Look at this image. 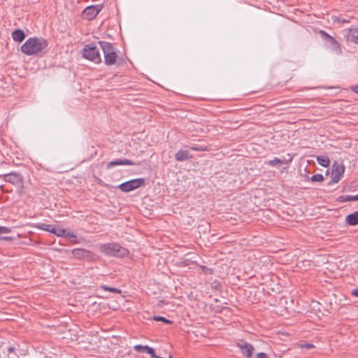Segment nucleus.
<instances>
[{"mask_svg":"<svg viewBox=\"0 0 358 358\" xmlns=\"http://www.w3.org/2000/svg\"><path fill=\"white\" fill-rule=\"evenodd\" d=\"M12 38L16 42H22L25 38V34L22 30L16 29L13 31Z\"/></svg>","mask_w":358,"mask_h":358,"instance_id":"dca6fc26","label":"nucleus"},{"mask_svg":"<svg viewBox=\"0 0 358 358\" xmlns=\"http://www.w3.org/2000/svg\"><path fill=\"white\" fill-rule=\"evenodd\" d=\"M83 57L94 63L99 64L101 62L99 48L94 44L86 45L83 48Z\"/></svg>","mask_w":358,"mask_h":358,"instance_id":"20e7f679","label":"nucleus"},{"mask_svg":"<svg viewBox=\"0 0 358 358\" xmlns=\"http://www.w3.org/2000/svg\"><path fill=\"white\" fill-rule=\"evenodd\" d=\"M134 164H136L129 159H116V160L110 162L107 164L106 169H112V168L115 167V166H118V165H134Z\"/></svg>","mask_w":358,"mask_h":358,"instance_id":"f8f14e48","label":"nucleus"},{"mask_svg":"<svg viewBox=\"0 0 358 358\" xmlns=\"http://www.w3.org/2000/svg\"><path fill=\"white\" fill-rule=\"evenodd\" d=\"M48 46V42L43 38H30L22 45L21 50L27 55H36L41 53Z\"/></svg>","mask_w":358,"mask_h":358,"instance_id":"f257e3e1","label":"nucleus"},{"mask_svg":"<svg viewBox=\"0 0 358 358\" xmlns=\"http://www.w3.org/2000/svg\"><path fill=\"white\" fill-rule=\"evenodd\" d=\"M148 345H136L134 347V350L138 352H146Z\"/></svg>","mask_w":358,"mask_h":358,"instance_id":"a878e982","label":"nucleus"},{"mask_svg":"<svg viewBox=\"0 0 358 358\" xmlns=\"http://www.w3.org/2000/svg\"><path fill=\"white\" fill-rule=\"evenodd\" d=\"M237 347L240 349L242 355L247 358L252 357L254 352V347L243 340H241L236 343Z\"/></svg>","mask_w":358,"mask_h":358,"instance_id":"1a4fd4ad","label":"nucleus"},{"mask_svg":"<svg viewBox=\"0 0 358 358\" xmlns=\"http://www.w3.org/2000/svg\"><path fill=\"white\" fill-rule=\"evenodd\" d=\"M153 320L157 322H163L166 324H172L173 322L161 316H153Z\"/></svg>","mask_w":358,"mask_h":358,"instance_id":"5701e85b","label":"nucleus"},{"mask_svg":"<svg viewBox=\"0 0 358 358\" xmlns=\"http://www.w3.org/2000/svg\"><path fill=\"white\" fill-rule=\"evenodd\" d=\"M317 162L319 163V164L324 167L329 166V163H330L329 158L327 157H324V156H318L317 157Z\"/></svg>","mask_w":358,"mask_h":358,"instance_id":"f3484780","label":"nucleus"},{"mask_svg":"<svg viewBox=\"0 0 358 358\" xmlns=\"http://www.w3.org/2000/svg\"><path fill=\"white\" fill-rule=\"evenodd\" d=\"M352 90L354 92H355V93L358 94V85H355V86H352Z\"/></svg>","mask_w":358,"mask_h":358,"instance_id":"2f4dec72","label":"nucleus"},{"mask_svg":"<svg viewBox=\"0 0 358 358\" xmlns=\"http://www.w3.org/2000/svg\"><path fill=\"white\" fill-rule=\"evenodd\" d=\"M352 294L356 297H358V287L352 289Z\"/></svg>","mask_w":358,"mask_h":358,"instance_id":"7c9ffc66","label":"nucleus"},{"mask_svg":"<svg viewBox=\"0 0 358 358\" xmlns=\"http://www.w3.org/2000/svg\"><path fill=\"white\" fill-rule=\"evenodd\" d=\"M347 39L348 41L358 43V28L350 29L347 34Z\"/></svg>","mask_w":358,"mask_h":358,"instance_id":"4468645a","label":"nucleus"},{"mask_svg":"<svg viewBox=\"0 0 358 358\" xmlns=\"http://www.w3.org/2000/svg\"><path fill=\"white\" fill-rule=\"evenodd\" d=\"M103 8L102 5H92L87 7L83 12V17L87 20H93Z\"/></svg>","mask_w":358,"mask_h":358,"instance_id":"0eeeda50","label":"nucleus"},{"mask_svg":"<svg viewBox=\"0 0 358 358\" xmlns=\"http://www.w3.org/2000/svg\"><path fill=\"white\" fill-rule=\"evenodd\" d=\"M71 252L73 257L78 259H85L87 261L93 259V253L83 248L73 249Z\"/></svg>","mask_w":358,"mask_h":358,"instance_id":"9d476101","label":"nucleus"},{"mask_svg":"<svg viewBox=\"0 0 358 358\" xmlns=\"http://www.w3.org/2000/svg\"><path fill=\"white\" fill-rule=\"evenodd\" d=\"M256 358H268V355L266 353L260 352L257 355Z\"/></svg>","mask_w":358,"mask_h":358,"instance_id":"cd10ccee","label":"nucleus"},{"mask_svg":"<svg viewBox=\"0 0 358 358\" xmlns=\"http://www.w3.org/2000/svg\"><path fill=\"white\" fill-rule=\"evenodd\" d=\"M324 180V177L322 174L317 173L314 176H313L310 178V180L312 182H322Z\"/></svg>","mask_w":358,"mask_h":358,"instance_id":"b1692460","label":"nucleus"},{"mask_svg":"<svg viewBox=\"0 0 358 358\" xmlns=\"http://www.w3.org/2000/svg\"><path fill=\"white\" fill-rule=\"evenodd\" d=\"M10 232V229L5 227H0V234H8Z\"/></svg>","mask_w":358,"mask_h":358,"instance_id":"bb28decb","label":"nucleus"},{"mask_svg":"<svg viewBox=\"0 0 358 358\" xmlns=\"http://www.w3.org/2000/svg\"><path fill=\"white\" fill-rule=\"evenodd\" d=\"M53 234H55L57 236H65L66 235V230L61 228H56L55 227V229L53 231Z\"/></svg>","mask_w":358,"mask_h":358,"instance_id":"4be33fe9","label":"nucleus"},{"mask_svg":"<svg viewBox=\"0 0 358 358\" xmlns=\"http://www.w3.org/2000/svg\"><path fill=\"white\" fill-rule=\"evenodd\" d=\"M37 227L42 230L49 231L52 234H53V231L55 229V226H53L52 224H38Z\"/></svg>","mask_w":358,"mask_h":358,"instance_id":"a211bd4d","label":"nucleus"},{"mask_svg":"<svg viewBox=\"0 0 358 358\" xmlns=\"http://www.w3.org/2000/svg\"><path fill=\"white\" fill-rule=\"evenodd\" d=\"M320 34L324 35L325 38L329 41L331 50L334 51L336 54L339 55L341 53V48L338 42H337L332 36L324 31H321Z\"/></svg>","mask_w":358,"mask_h":358,"instance_id":"9b49d317","label":"nucleus"},{"mask_svg":"<svg viewBox=\"0 0 358 358\" xmlns=\"http://www.w3.org/2000/svg\"><path fill=\"white\" fill-rule=\"evenodd\" d=\"M8 352H13L14 348H12V347H10V348H8Z\"/></svg>","mask_w":358,"mask_h":358,"instance_id":"473e14b6","label":"nucleus"},{"mask_svg":"<svg viewBox=\"0 0 358 358\" xmlns=\"http://www.w3.org/2000/svg\"><path fill=\"white\" fill-rule=\"evenodd\" d=\"M345 171V166L343 164L335 162L332 166L331 174V182L337 183L341 178Z\"/></svg>","mask_w":358,"mask_h":358,"instance_id":"423d86ee","label":"nucleus"},{"mask_svg":"<svg viewBox=\"0 0 358 358\" xmlns=\"http://www.w3.org/2000/svg\"><path fill=\"white\" fill-rule=\"evenodd\" d=\"M343 201H358V194L355 196L352 195H346L341 196Z\"/></svg>","mask_w":358,"mask_h":358,"instance_id":"412c9836","label":"nucleus"},{"mask_svg":"<svg viewBox=\"0 0 358 358\" xmlns=\"http://www.w3.org/2000/svg\"><path fill=\"white\" fill-rule=\"evenodd\" d=\"M192 157L193 156L190 155L189 151L185 150H178L175 155L176 160L178 162L188 160L192 159Z\"/></svg>","mask_w":358,"mask_h":358,"instance_id":"ddd939ff","label":"nucleus"},{"mask_svg":"<svg viewBox=\"0 0 358 358\" xmlns=\"http://www.w3.org/2000/svg\"><path fill=\"white\" fill-rule=\"evenodd\" d=\"M66 237H68V238H76V235L74 234L73 233H71V232H68L66 233V235H65Z\"/></svg>","mask_w":358,"mask_h":358,"instance_id":"c85d7f7f","label":"nucleus"},{"mask_svg":"<svg viewBox=\"0 0 358 358\" xmlns=\"http://www.w3.org/2000/svg\"><path fill=\"white\" fill-rule=\"evenodd\" d=\"M99 46L104 55V63L107 66H111L116 64L117 55L114 46L106 41H99Z\"/></svg>","mask_w":358,"mask_h":358,"instance_id":"7ed1b4c3","label":"nucleus"},{"mask_svg":"<svg viewBox=\"0 0 358 358\" xmlns=\"http://www.w3.org/2000/svg\"><path fill=\"white\" fill-rule=\"evenodd\" d=\"M99 250L108 256L123 257L128 254V250L115 243L101 244L99 245Z\"/></svg>","mask_w":358,"mask_h":358,"instance_id":"f03ea898","label":"nucleus"},{"mask_svg":"<svg viewBox=\"0 0 358 358\" xmlns=\"http://www.w3.org/2000/svg\"><path fill=\"white\" fill-rule=\"evenodd\" d=\"M0 178H2L6 182H10L14 185L22 186L23 183L22 175L15 172L0 175Z\"/></svg>","mask_w":358,"mask_h":358,"instance_id":"6e6552de","label":"nucleus"},{"mask_svg":"<svg viewBox=\"0 0 358 358\" xmlns=\"http://www.w3.org/2000/svg\"><path fill=\"white\" fill-rule=\"evenodd\" d=\"M3 239L4 240H12L10 237H3Z\"/></svg>","mask_w":358,"mask_h":358,"instance_id":"72a5a7b5","label":"nucleus"},{"mask_svg":"<svg viewBox=\"0 0 358 358\" xmlns=\"http://www.w3.org/2000/svg\"><path fill=\"white\" fill-rule=\"evenodd\" d=\"M346 222L350 226L358 224V212H354L348 215L345 219Z\"/></svg>","mask_w":358,"mask_h":358,"instance_id":"2eb2a0df","label":"nucleus"},{"mask_svg":"<svg viewBox=\"0 0 358 358\" xmlns=\"http://www.w3.org/2000/svg\"><path fill=\"white\" fill-rule=\"evenodd\" d=\"M285 162V159H281L278 158H274L273 159L269 160L267 164L271 166H275L278 165L282 164Z\"/></svg>","mask_w":358,"mask_h":358,"instance_id":"6ab92c4d","label":"nucleus"},{"mask_svg":"<svg viewBox=\"0 0 358 358\" xmlns=\"http://www.w3.org/2000/svg\"><path fill=\"white\" fill-rule=\"evenodd\" d=\"M100 289H103L105 291H110L113 293H120L121 292V290L117 288L110 287H108L106 285H101Z\"/></svg>","mask_w":358,"mask_h":358,"instance_id":"aec40b11","label":"nucleus"},{"mask_svg":"<svg viewBox=\"0 0 358 358\" xmlns=\"http://www.w3.org/2000/svg\"><path fill=\"white\" fill-rule=\"evenodd\" d=\"M145 180L143 178L133 179L123 182L118 186V188L124 192H129L143 185Z\"/></svg>","mask_w":358,"mask_h":358,"instance_id":"39448f33","label":"nucleus"},{"mask_svg":"<svg viewBox=\"0 0 358 358\" xmlns=\"http://www.w3.org/2000/svg\"><path fill=\"white\" fill-rule=\"evenodd\" d=\"M189 148L192 150L195 151H208V149L206 146H199V145H192L189 146Z\"/></svg>","mask_w":358,"mask_h":358,"instance_id":"393cba45","label":"nucleus"},{"mask_svg":"<svg viewBox=\"0 0 358 358\" xmlns=\"http://www.w3.org/2000/svg\"><path fill=\"white\" fill-rule=\"evenodd\" d=\"M302 348H308V349H311V348H314V345L311 343H306L303 345H302Z\"/></svg>","mask_w":358,"mask_h":358,"instance_id":"c756f323","label":"nucleus"}]
</instances>
